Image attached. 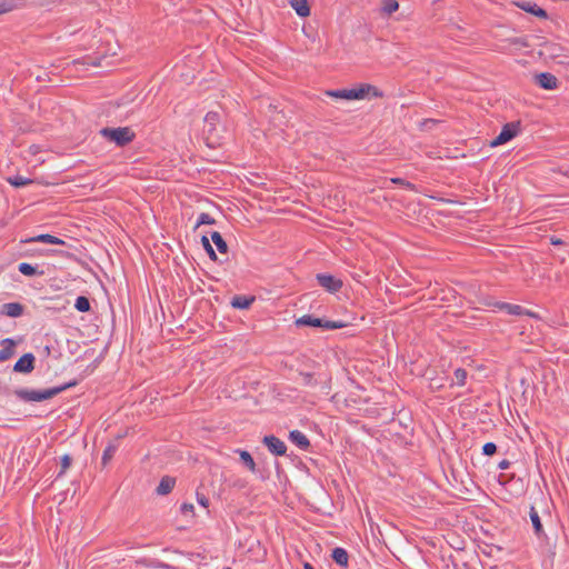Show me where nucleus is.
Listing matches in <instances>:
<instances>
[{
	"label": "nucleus",
	"mask_w": 569,
	"mask_h": 569,
	"mask_svg": "<svg viewBox=\"0 0 569 569\" xmlns=\"http://www.w3.org/2000/svg\"><path fill=\"white\" fill-rule=\"evenodd\" d=\"M77 386V380L63 383L61 386L52 387L43 390H29L24 388L16 389L14 396L24 402H41L52 399L64 390Z\"/></svg>",
	"instance_id": "f257e3e1"
},
{
	"label": "nucleus",
	"mask_w": 569,
	"mask_h": 569,
	"mask_svg": "<svg viewBox=\"0 0 569 569\" xmlns=\"http://www.w3.org/2000/svg\"><path fill=\"white\" fill-rule=\"evenodd\" d=\"M99 134L108 142L114 143L117 147L123 148L136 139V133L130 127H104Z\"/></svg>",
	"instance_id": "f03ea898"
},
{
	"label": "nucleus",
	"mask_w": 569,
	"mask_h": 569,
	"mask_svg": "<svg viewBox=\"0 0 569 569\" xmlns=\"http://www.w3.org/2000/svg\"><path fill=\"white\" fill-rule=\"evenodd\" d=\"M221 121V114L216 111H209L204 117L203 134L209 147L219 144L218 124Z\"/></svg>",
	"instance_id": "7ed1b4c3"
},
{
	"label": "nucleus",
	"mask_w": 569,
	"mask_h": 569,
	"mask_svg": "<svg viewBox=\"0 0 569 569\" xmlns=\"http://www.w3.org/2000/svg\"><path fill=\"white\" fill-rule=\"evenodd\" d=\"M297 327H315V328H321L322 330H335V329H341L347 326L343 321H332V320H326L321 318H317L312 315H305L296 320Z\"/></svg>",
	"instance_id": "20e7f679"
},
{
	"label": "nucleus",
	"mask_w": 569,
	"mask_h": 569,
	"mask_svg": "<svg viewBox=\"0 0 569 569\" xmlns=\"http://www.w3.org/2000/svg\"><path fill=\"white\" fill-rule=\"evenodd\" d=\"M520 131V122H508L506 123L500 133L490 142L491 147L505 144L518 136Z\"/></svg>",
	"instance_id": "39448f33"
},
{
	"label": "nucleus",
	"mask_w": 569,
	"mask_h": 569,
	"mask_svg": "<svg viewBox=\"0 0 569 569\" xmlns=\"http://www.w3.org/2000/svg\"><path fill=\"white\" fill-rule=\"evenodd\" d=\"M316 278H317L318 284L320 287H322L323 289H326L330 293L338 292L343 286V282L341 279L336 278L335 276L329 274V273H318L316 276Z\"/></svg>",
	"instance_id": "423d86ee"
},
{
	"label": "nucleus",
	"mask_w": 569,
	"mask_h": 569,
	"mask_svg": "<svg viewBox=\"0 0 569 569\" xmlns=\"http://www.w3.org/2000/svg\"><path fill=\"white\" fill-rule=\"evenodd\" d=\"M262 443L274 456H284L287 451L286 443L273 435L264 436Z\"/></svg>",
	"instance_id": "0eeeda50"
},
{
	"label": "nucleus",
	"mask_w": 569,
	"mask_h": 569,
	"mask_svg": "<svg viewBox=\"0 0 569 569\" xmlns=\"http://www.w3.org/2000/svg\"><path fill=\"white\" fill-rule=\"evenodd\" d=\"M36 357L28 352L21 356L13 366V371L19 373H30L34 369Z\"/></svg>",
	"instance_id": "6e6552de"
},
{
	"label": "nucleus",
	"mask_w": 569,
	"mask_h": 569,
	"mask_svg": "<svg viewBox=\"0 0 569 569\" xmlns=\"http://www.w3.org/2000/svg\"><path fill=\"white\" fill-rule=\"evenodd\" d=\"M536 83L546 90H555L559 86L557 77L550 72H541L535 76Z\"/></svg>",
	"instance_id": "1a4fd4ad"
},
{
	"label": "nucleus",
	"mask_w": 569,
	"mask_h": 569,
	"mask_svg": "<svg viewBox=\"0 0 569 569\" xmlns=\"http://www.w3.org/2000/svg\"><path fill=\"white\" fill-rule=\"evenodd\" d=\"M24 306L20 302H7L1 306L0 315L10 318H19L24 313Z\"/></svg>",
	"instance_id": "9d476101"
},
{
	"label": "nucleus",
	"mask_w": 569,
	"mask_h": 569,
	"mask_svg": "<svg viewBox=\"0 0 569 569\" xmlns=\"http://www.w3.org/2000/svg\"><path fill=\"white\" fill-rule=\"evenodd\" d=\"M32 242H42L49 244H64V241L56 236L49 233H41L38 236H33L30 238L21 239L20 243H32Z\"/></svg>",
	"instance_id": "9b49d317"
},
{
	"label": "nucleus",
	"mask_w": 569,
	"mask_h": 569,
	"mask_svg": "<svg viewBox=\"0 0 569 569\" xmlns=\"http://www.w3.org/2000/svg\"><path fill=\"white\" fill-rule=\"evenodd\" d=\"M254 296H244V295H236L232 297L230 305L234 309H249L251 305L254 302Z\"/></svg>",
	"instance_id": "f8f14e48"
},
{
	"label": "nucleus",
	"mask_w": 569,
	"mask_h": 569,
	"mask_svg": "<svg viewBox=\"0 0 569 569\" xmlns=\"http://www.w3.org/2000/svg\"><path fill=\"white\" fill-rule=\"evenodd\" d=\"M2 349H0V362L9 360L14 355L16 341L11 338H6L1 341Z\"/></svg>",
	"instance_id": "ddd939ff"
},
{
	"label": "nucleus",
	"mask_w": 569,
	"mask_h": 569,
	"mask_svg": "<svg viewBox=\"0 0 569 569\" xmlns=\"http://www.w3.org/2000/svg\"><path fill=\"white\" fill-rule=\"evenodd\" d=\"M529 516H530V520H531V523L533 527L535 535L539 539L546 538L547 536L545 533V530H543V527L541 523V519L538 515V511L536 510V508L533 506H531V508H530Z\"/></svg>",
	"instance_id": "4468645a"
},
{
	"label": "nucleus",
	"mask_w": 569,
	"mask_h": 569,
	"mask_svg": "<svg viewBox=\"0 0 569 569\" xmlns=\"http://www.w3.org/2000/svg\"><path fill=\"white\" fill-rule=\"evenodd\" d=\"M289 439L301 450H308L311 446L306 435L299 430L290 431Z\"/></svg>",
	"instance_id": "2eb2a0df"
},
{
	"label": "nucleus",
	"mask_w": 569,
	"mask_h": 569,
	"mask_svg": "<svg viewBox=\"0 0 569 569\" xmlns=\"http://www.w3.org/2000/svg\"><path fill=\"white\" fill-rule=\"evenodd\" d=\"M176 485V479L169 476L161 478L156 491L160 496H166L172 491Z\"/></svg>",
	"instance_id": "dca6fc26"
},
{
	"label": "nucleus",
	"mask_w": 569,
	"mask_h": 569,
	"mask_svg": "<svg viewBox=\"0 0 569 569\" xmlns=\"http://www.w3.org/2000/svg\"><path fill=\"white\" fill-rule=\"evenodd\" d=\"M359 99L366 98L370 92H372L373 97L380 98L382 97V92L378 90L375 86L369 83H361L359 87L355 88Z\"/></svg>",
	"instance_id": "f3484780"
},
{
	"label": "nucleus",
	"mask_w": 569,
	"mask_h": 569,
	"mask_svg": "<svg viewBox=\"0 0 569 569\" xmlns=\"http://www.w3.org/2000/svg\"><path fill=\"white\" fill-rule=\"evenodd\" d=\"M331 558L337 565H339L341 567L348 566L349 555H348L347 550L341 547H336L332 550Z\"/></svg>",
	"instance_id": "a211bd4d"
},
{
	"label": "nucleus",
	"mask_w": 569,
	"mask_h": 569,
	"mask_svg": "<svg viewBox=\"0 0 569 569\" xmlns=\"http://www.w3.org/2000/svg\"><path fill=\"white\" fill-rule=\"evenodd\" d=\"M290 4L299 17L306 18L310 14V7L308 4V0H291Z\"/></svg>",
	"instance_id": "6ab92c4d"
},
{
	"label": "nucleus",
	"mask_w": 569,
	"mask_h": 569,
	"mask_svg": "<svg viewBox=\"0 0 569 569\" xmlns=\"http://www.w3.org/2000/svg\"><path fill=\"white\" fill-rule=\"evenodd\" d=\"M18 270L23 276H27V277H34V276H43L44 274L43 270H39L37 266H32V264L27 263V262H21L18 266Z\"/></svg>",
	"instance_id": "aec40b11"
},
{
	"label": "nucleus",
	"mask_w": 569,
	"mask_h": 569,
	"mask_svg": "<svg viewBox=\"0 0 569 569\" xmlns=\"http://www.w3.org/2000/svg\"><path fill=\"white\" fill-rule=\"evenodd\" d=\"M118 448H119V445L117 442L112 441V442L108 443V446L103 450L102 458H101V463L103 467H106L111 461V459L116 455Z\"/></svg>",
	"instance_id": "412c9836"
},
{
	"label": "nucleus",
	"mask_w": 569,
	"mask_h": 569,
	"mask_svg": "<svg viewBox=\"0 0 569 569\" xmlns=\"http://www.w3.org/2000/svg\"><path fill=\"white\" fill-rule=\"evenodd\" d=\"M23 3L24 0H2L0 1V14L18 9L22 7Z\"/></svg>",
	"instance_id": "4be33fe9"
},
{
	"label": "nucleus",
	"mask_w": 569,
	"mask_h": 569,
	"mask_svg": "<svg viewBox=\"0 0 569 569\" xmlns=\"http://www.w3.org/2000/svg\"><path fill=\"white\" fill-rule=\"evenodd\" d=\"M236 452L239 453L240 461L251 471L256 472V462L252 456L247 450L238 449Z\"/></svg>",
	"instance_id": "5701e85b"
},
{
	"label": "nucleus",
	"mask_w": 569,
	"mask_h": 569,
	"mask_svg": "<svg viewBox=\"0 0 569 569\" xmlns=\"http://www.w3.org/2000/svg\"><path fill=\"white\" fill-rule=\"evenodd\" d=\"M211 240L216 244L217 250L220 253H227L228 252V244L220 232L213 231L211 232Z\"/></svg>",
	"instance_id": "b1692460"
},
{
	"label": "nucleus",
	"mask_w": 569,
	"mask_h": 569,
	"mask_svg": "<svg viewBox=\"0 0 569 569\" xmlns=\"http://www.w3.org/2000/svg\"><path fill=\"white\" fill-rule=\"evenodd\" d=\"M509 315H512V316H528L530 318H535V319H540L539 315L529 310V309H525L523 307H521L520 305H513L511 306V311Z\"/></svg>",
	"instance_id": "393cba45"
},
{
	"label": "nucleus",
	"mask_w": 569,
	"mask_h": 569,
	"mask_svg": "<svg viewBox=\"0 0 569 569\" xmlns=\"http://www.w3.org/2000/svg\"><path fill=\"white\" fill-rule=\"evenodd\" d=\"M74 308H76L79 312H89V311L91 310V303H90L89 298H88V297H86V296H79V297L76 299Z\"/></svg>",
	"instance_id": "a878e982"
},
{
	"label": "nucleus",
	"mask_w": 569,
	"mask_h": 569,
	"mask_svg": "<svg viewBox=\"0 0 569 569\" xmlns=\"http://www.w3.org/2000/svg\"><path fill=\"white\" fill-rule=\"evenodd\" d=\"M8 182L16 188H21L31 184L33 181L29 178L22 177V176H14L8 178Z\"/></svg>",
	"instance_id": "bb28decb"
},
{
	"label": "nucleus",
	"mask_w": 569,
	"mask_h": 569,
	"mask_svg": "<svg viewBox=\"0 0 569 569\" xmlns=\"http://www.w3.org/2000/svg\"><path fill=\"white\" fill-rule=\"evenodd\" d=\"M468 372L463 368H458L453 372V383L457 386H465L467 382Z\"/></svg>",
	"instance_id": "cd10ccee"
},
{
	"label": "nucleus",
	"mask_w": 569,
	"mask_h": 569,
	"mask_svg": "<svg viewBox=\"0 0 569 569\" xmlns=\"http://www.w3.org/2000/svg\"><path fill=\"white\" fill-rule=\"evenodd\" d=\"M515 6L531 14H533L538 8V6L531 1H516Z\"/></svg>",
	"instance_id": "c85d7f7f"
},
{
	"label": "nucleus",
	"mask_w": 569,
	"mask_h": 569,
	"mask_svg": "<svg viewBox=\"0 0 569 569\" xmlns=\"http://www.w3.org/2000/svg\"><path fill=\"white\" fill-rule=\"evenodd\" d=\"M399 9L397 0H383L382 11L390 16Z\"/></svg>",
	"instance_id": "c756f323"
},
{
	"label": "nucleus",
	"mask_w": 569,
	"mask_h": 569,
	"mask_svg": "<svg viewBox=\"0 0 569 569\" xmlns=\"http://www.w3.org/2000/svg\"><path fill=\"white\" fill-rule=\"evenodd\" d=\"M201 242H202V246H203V248H204L206 252L208 253L209 258H210L211 260L216 261V260L218 259V257H217V253H216V251L213 250V248H212V246H211V243H210V241H209L208 237L202 236V238H201Z\"/></svg>",
	"instance_id": "7c9ffc66"
},
{
	"label": "nucleus",
	"mask_w": 569,
	"mask_h": 569,
	"mask_svg": "<svg viewBox=\"0 0 569 569\" xmlns=\"http://www.w3.org/2000/svg\"><path fill=\"white\" fill-rule=\"evenodd\" d=\"M299 376L302 379V385L306 387H315L317 386V380L315 379L313 373L311 372H299Z\"/></svg>",
	"instance_id": "2f4dec72"
},
{
	"label": "nucleus",
	"mask_w": 569,
	"mask_h": 569,
	"mask_svg": "<svg viewBox=\"0 0 569 569\" xmlns=\"http://www.w3.org/2000/svg\"><path fill=\"white\" fill-rule=\"evenodd\" d=\"M72 463V457L70 455H64L61 457V470L58 472L57 475V478H61L67 469L71 466Z\"/></svg>",
	"instance_id": "473e14b6"
},
{
	"label": "nucleus",
	"mask_w": 569,
	"mask_h": 569,
	"mask_svg": "<svg viewBox=\"0 0 569 569\" xmlns=\"http://www.w3.org/2000/svg\"><path fill=\"white\" fill-rule=\"evenodd\" d=\"M216 223V220L207 212H202L199 214L198 219H197V227L201 226V224H214Z\"/></svg>",
	"instance_id": "72a5a7b5"
},
{
	"label": "nucleus",
	"mask_w": 569,
	"mask_h": 569,
	"mask_svg": "<svg viewBox=\"0 0 569 569\" xmlns=\"http://www.w3.org/2000/svg\"><path fill=\"white\" fill-rule=\"evenodd\" d=\"M497 445L493 442H487L482 446V455L493 456L497 452Z\"/></svg>",
	"instance_id": "f704fd0d"
},
{
	"label": "nucleus",
	"mask_w": 569,
	"mask_h": 569,
	"mask_svg": "<svg viewBox=\"0 0 569 569\" xmlns=\"http://www.w3.org/2000/svg\"><path fill=\"white\" fill-rule=\"evenodd\" d=\"M347 89H338V90H328L326 94L337 99H346L347 100Z\"/></svg>",
	"instance_id": "c9c22d12"
},
{
	"label": "nucleus",
	"mask_w": 569,
	"mask_h": 569,
	"mask_svg": "<svg viewBox=\"0 0 569 569\" xmlns=\"http://www.w3.org/2000/svg\"><path fill=\"white\" fill-rule=\"evenodd\" d=\"M392 182L396 183V184L403 186L408 190H415L416 189V186L412 182L407 181V180H405L402 178H393Z\"/></svg>",
	"instance_id": "e433bc0d"
},
{
	"label": "nucleus",
	"mask_w": 569,
	"mask_h": 569,
	"mask_svg": "<svg viewBox=\"0 0 569 569\" xmlns=\"http://www.w3.org/2000/svg\"><path fill=\"white\" fill-rule=\"evenodd\" d=\"M510 42L512 44L519 46V47H528L529 46L527 38H523V37L513 38L510 40Z\"/></svg>",
	"instance_id": "4c0bfd02"
},
{
	"label": "nucleus",
	"mask_w": 569,
	"mask_h": 569,
	"mask_svg": "<svg viewBox=\"0 0 569 569\" xmlns=\"http://www.w3.org/2000/svg\"><path fill=\"white\" fill-rule=\"evenodd\" d=\"M193 509H194L193 505L187 503V502H183L180 507V511L183 515L193 513Z\"/></svg>",
	"instance_id": "58836bf2"
},
{
	"label": "nucleus",
	"mask_w": 569,
	"mask_h": 569,
	"mask_svg": "<svg viewBox=\"0 0 569 569\" xmlns=\"http://www.w3.org/2000/svg\"><path fill=\"white\" fill-rule=\"evenodd\" d=\"M197 501L202 507L207 508L209 506V499L203 493L197 492Z\"/></svg>",
	"instance_id": "ea45409f"
},
{
	"label": "nucleus",
	"mask_w": 569,
	"mask_h": 569,
	"mask_svg": "<svg viewBox=\"0 0 569 569\" xmlns=\"http://www.w3.org/2000/svg\"><path fill=\"white\" fill-rule=\"evenodd\" d=\"M347 100H360L355 88L347 89Z\"/></svg>",
	"instance_id": "a19ab883"
},
{
	"label": "nucleus",
	"mask_w": 569,
	"mask_h": 569,
	"mask_svg": "<svg viewBox=\"0 0 569 569\" xmlns=\"http://www.w3.org/2000/svg\"><path fill=\"white\" fill-rule=\"evenodd\" d=\"M502 303V301H493L492 299L490 298H486L483 300V305L487 306V307H492V308H496V309H499V305Z\"/></svg>",
	"instance_id": "79ce46f5"
},
{
	"label": "nucleus",
	"mask_w": 569,
	"mask_h": 569,
	"mask_svg": "<svg viewBox=\"0 0 569 569\" xmlns=\"http://www.w3.org/2000/svg\"><path fill=\"white\" fill-rule=\"evenodd\" d=\"M533 16L540 18V19H548L549 16L547 13V11L540 7L537 8V10L535 11Z\"/></svg>",
	"instance_id": "37998d69"
},
{
	"label": "nucleus",
	"mask_w": 569,
	"mask_h": 569,
	"mask_svg": "<svg viewBox=\"0 0 569 569\" xmlns=\"http://www.w3.org/2000/svg\"><path fill=\"white\" fill-rule=\"evenodd\" d=\"M511 306H512V303L502 302V303L499 305V310L505 311V312H507L509 315L510 311H511Z\"/></svg>",
	"instance_id": "c03bdc74"
},
{
	"label": "nucleus",
	"mask_w": 569,
	"mask_h": 569,
	"mask_svg": "<svg viewBox=\"0 0 569 569\" xmlns=\"http://www.w3.org/2000/svg\"><path fill=\"white\" fill-rule=\"evenodd\" d=\"M510 465H511V463H510V461H509V460L503 459V460H501V461L499 462L498 468H499L500 470H507V469L510 467Z\"/></svg>",
	"instance_id": "a18cd8bd"
},
{
	"label": "nucleus",
	"mask_w": 569,
	"mask_h": 569,
	"mask_svg": "<svg viewBox=\"0 0 569 569\" xmlns=\"http://www.w3.org/2000/svg\"><path fill=\"white\" fill-rule=\"evenodd\" d=\"M550 242L553 246H561V244H563V241L561 239H559V238H556V237H551Z\"/></svg>",
	"instance_id": "49530a36"
},
{
	"label": "nucleus",
	"mask_w": 569,
	"mask_h": 569,
	"mask_svg": "<svg viewBox=\"0 0 569 569\" xmlns=\"http://www.w3.org/2000/svg\"><path fill=\"white\" fill-rule=\"evenodd\" d=\"M268 109L273 112H278V107L273 103H269Z\"/></svg>",
	"instance_id": "de8ad7c7"
},
{
	"label": "nucleus",
	"mask_w": 569,
	"mask_h": 569,
	"mask_svg": "<svg viewBox=\"0 0 569 569\" xmlns=\"http://www.w3.org/2000/svg\"><path fill=\"white\" fill-rule=\"evenodd\" d=\"M303 569H315L313 566L309 562L303 563Z\"/></svg>",
	"instance_id": "09e8293b"
},
{
	"label": "nucleus",
	"mask_w": 569,
	"mask_h": 569,
	"mask_svg": "<svg viewBox=\"0 0 569 569\" xmlns=\"http://www.w3.org/2000/svg\"><path fill=\"white\" fill-rule=\"evenodd\" d=\"M223 569H231V568H230V567H226V568H223Z\"/></svg>",
	"instance_id": "8fccbe9b"
}]
</instances>
